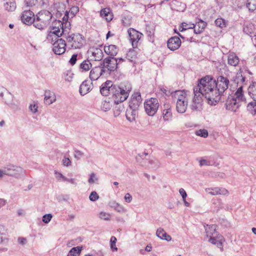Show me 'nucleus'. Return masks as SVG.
Wrapping results in <instances>:
<instances>
[{
    "label": "nucleus",
    "instance_id": "f257e3e1",
    "mask_svg": "<svg viewBox=\"0 0 256 256\" xmlns=\"http://www.w3.org/2000/svg\"><path fill=\"white\" fill-rule=\"evenodd\" d=\"M229 84V80L222 76H218L216 81L210 76L201 78L198 86L194 88V97L190 105V109L193 111L201 110L204 96L208 104L216 105Z\"/></svg>",
    "mask_w": 256,
    "mask_h": 256
},
{
    "label": "nucleus",
    "instance_id": "f03ea898",
    "mask_svg": "<svg viewBox=\"0 0 256 256\" xmlns=\"http://www.w3.org/2000/svg\"><path fill=\"white\" fill-rule=\"evenodd\" d=\"M131 84L127 82H121L120 84H116L111 98L116 104H118L126 100L132 90Z\"/></svg>",
    "mask_w": 256,
    "mask_h": 256
},
{
    "label": "nucleus",
    "instance_id": "7ed1b4c3",
    "mask_svg": "<svg viewBox=\"0 0 256 256\" xmlns=\"http://www.w3.org/2000/svg\"><path fill=\"white\" fill-rule=\"evenodd\" d=\"M126 60L122 58H116L114 57H107L102 61L96 70L101 74H110V72L116 70L118 64Z\"/></svg>",
    "mask_w": 256,
    "mask_h": 256
},
{
    "label": "nucleus",
    "instance_id": "20e7f679",
    "mask_svg": "<svg viewBox=\"0 0 256 256\" xmlns=\"http://www.w3.org/2000/svg\"><path fill=\"white\" fill-rule=\"evenodd\" d=\"M242 102H246L242 90V86H240L234 95L228 96L225 104L226 108L235 112L240 106Z\"/></svg>",
    "mask_w": 256,
    "mask_h": 256
},
{
    "label": "nucleus",
    "instance_id": "39448f33",
    "mask_svg": "<svg viewBox=\"0 0 256 256\" xmlns=\"http://www.w3.org/2000/svg\"><path fill=\"white\" fill-rule=\"evenodd\" d=\"M52 15L49 11L43 10L36 15L34 26L38 30H42L50 23Z\"/></svg>",
    "mask_w": 256,
    "mask_h": 256
},
{
    "label": "nucleus",
    "instance_id": "423d86ee",
    "mask_svg": "<svg viewBox=\"0 0 256 256\" xmlns=\"http://www.w3.org/2000/svg\"><path fill=\"white\" fill-rule=\"evenodd\" d=\"M172 96L177 98L176 110L178 112L184 113L188 107V98L186 97V93L184 91L176 90L172 93Z\"/></svg>",
    "mask_w": 256,
    "mask_h": 256
},
{
    "label": "nucleus",
    "instance_id": "0eeeda50",
    "mask_svg": "<svg viewBox=\"0 0 256 256\" xmlns=\"http://www.w3.org/2000/svg\"><path fill=\"white\" fill-rule=\"evenodd\" d=\"M64 32L63 23L60 21H56L52 24V26L48 34L47 39L49 41H53L54 37L55 39L58 38Z\"/></svg>",
    "mask_w": 256,
    "mask_h": 256
},
{
    "label": "nucleus",
    "instance_id": "6e6552de",
    "mask_svg": "<svg viewBox=\"0 0 256 256\" xmlns=\"http://www.w3.org/2000/svg\"><path fill=\"white\" fill-rule=\"evenodd\" d=\"M159 107L158 100L156 98H151L146 100L144 108L146 114L150 116H154Z\"/></svg>",
    "mask_w": 256,
    "mask_h": 256
},
{
    "label": "nucleus",
    "instance_id": "1a4fd4ad",
    "mask_svg": "<svg viewBox=\"0 0 256 256\" xmlns=\"http://www.w3.org/2000/svg\"><path fill=\"white\" fill-rule=\"evenodd\" d=\"M4 175L18 178L23 172L22 168L14 164H8L4 168Z\"/></svg>",
    "mask_w": 256,
    "mask_h": 256
},
{
    "label": "nucleus",
    "instance_id": "9d476101",
    "mask_svg": "<svg viewBox=\"0 0 256 256\" xmlns=\"http://www.w3.org/2000/svg\"><path fill=\"white\" fill-rule=\"evenodd\" d=\"M102 46L100 45L98 47H90L88 50V55L92 58V60L95 61H100L104 56L102 50Z\"/></svg>",
    "mask_w": 256,
    "mask_h": 256
},
{
    "label": "nucleus",
    "instance_id": "9b49d317",
    "mask_svg": "<svg viewBox=\"0 0 256 256\" xmlns=\"http://www.w3.org/2000/svg\"><path fill=\"white\" fill-rule=\"evenodd\" d=\"M116 84H114L110 80H106L103 83L100 88V92L104 96H110V98Z\"/></svg>",
    "mask_w": 256,
    "mask_h": 256
},
{
    "label": "nucleus",
    "instance_id": "f8f14e48",
    "mask_svg": "<svg viewBox=\"0 0 256 256\" xmlns=\"http://www.w3.org/2000/svg\"><path fill=\"white\" fill-rule=\"evenodd\" d=\"M66 44L62 38H58L53 44L52 50L58 55L64 54L66 51Z\"/></svg>",
    "mask_w": 256,
    "mask_h": 256
},
{
    "label": "nucleus",
    "instance_id": "ddd939ff",
    "mask_svg": "<svg viewBox=\"0 0 256 256\" xmlns=\"http://www.w3.org/2000/svg\"><path fill=\"white\" fill-rule=\"evenodd\" d=\"M20 18L22 22L27 25H30L32 24H34L36 21L34 13L30 10L23 12Z\"/></svg>",
    "mask_w": 256,
    "mask_h": 256
},
{
    "label": "nucleus",
    "instance_id": "4468645a",
    "mask_svg": "<svg viewBox=\"0 0 256 256\" xmlns=\"http://www.w3.org/2000/svg\"><path fill=\"white\" fill-rule=\"evenodd\" d=\"M142 102V98L140 92H134L131 96L129 102V107L138 110V108Z\"/></svg>",
    "mask_w": 256,
    "mask_h": 256
},
{
    "label": "nucleus",
    "instance_id": "2eb2a0df",
    "mask_svg": "<svg viewBox=\"0 0 256 256\" xmlns=\"http://www.w3.org/2000/svg\"><path fill=\"white\" fill-rule=\"evenodd\" d=\"M128 32L133 47L136 46L137 43L141 38L142 34L132 28H129Z\"/></svg>",
    "mask_w": 256,
    "mask_h": 256
},
{
    "label": "nucleus",
    "instance_id": "dca6fc26",
    "mask_svg": "<svg viewBox=\"0 0 256 256\" xmlns=\"http://www.w3.org/2000/svg\"><path fill=\"white\" fill-rule=\"evenodd\" d=\"M68 44L74 49L80 48V34H72L66 38Z\"/></svg>",
    "mask_w": 256,
    "mask_h": 256
},
{
    "label": "nucleus",
    "instance_id": "f3484780",
    "mask_svg": "<svg viewBox=\"0 0 256 256\" xmlns=\"http://www.w3.org/2000/svg\"><path fill=\"white\" fill-rule=\"evenodd\" d=\"M181 43V40L178 37L174 36L168 40L167 45L170 50L174 51L180 48Z\"/></svg>",
    "mask_w": 256,
    "mask_h": 256
},
{
    "label": "nucleus",
    "instance_id": "a211bd4d",
    "mask_svg": "<svg viewBox=\"0 0 256 256\" xmlns=\"http://www.w3.org/2000/svg\"><path fill=\"white\" fill-rule=\"evenodd\" d=\"M206 23L202 20H198V21L196 22V24H190V28H194V32L196 34H199L202 33L204 30L206 26Z\"/></svg>",
    "mask_w": 256,
    "mask_h": 256
},
{
    "label": "nucleus",
    "instance_id": "6ab92c4d",
    "mask_svg": "<svg viewBox=\"0 0 256 256\" xmlns=\"http://www.w3.org/2000/svg\"><path fill=\"white\" fill-rule=\"evenodd\" d=\"M93 85L92 80H86L81 84V96L88 93L92 89Z\"/></svg>",
    "mask_w": 256,
    "mask_h": 256
},
{
    "label": "nucleus",
    "instance_id": "aec40b11",
    "mask_svg": "<svg viewBox=\"0 0 256 256\" xmlns=\"http://www.w3.org/2000/svg\"><path fill=\"white\" fill-rule=\"evenodd\" d=\"M0 96L1 97L4 96V100L6 104L10 106L13 108H18V106L13 102V96L11 94L6 92L4 94L2 92H0Z\"/></svg>",
    "mask_w": 256,
    "mask_h": 256
},
{
    "label": "nucleus",
    "instance_id": "412c9836",
    "mask_svg": "<svg viewBox=\"0 0 256 256\" xmlns=\"http://www.w3.org/2000/svg\"><path fill=\"white\" fill-rule=\"evenodd\" d=\"M44 96V102L46 104H51L56 100V96L54 92L50 90H46Z\"/></svg>",
    "mask_w": 256,
    "mask_h": 256
},
{
    "label": "nucleus",
    "instance_id": "4be33fe9",
    "mask_svg": "<svg viewBox=\"0 0 256 256\" xmlns=\"http://www.w3.org/2000/svg\"><path fill=\"white\" fill-rule=\"evenodd\" d=\"M240 62V58L234 52H230L228 56V63L229 65L236 66Z\"/></svg>",
    "mask_w": 256,
    "mask_h": 256
},
{
    "label": "nucleus",
    "instance_id": "5701e85b",
    "mask_svg": "<svg viewBox=\"0 0 256 256\" xmlns=\"http://www.w3.org/2000/svg\"><path fill=\"white\" fill-rule=\"evenodd\" d=\"M206 190L209 194L214 196L218 194L226 195L228 193V190L224 188H208Z\"/></svg>",
    "mask_w": 256,
    "mask_h": 256
},
{
    "label": "nucleus",
    "instance_id": "b1692460",
    "mask_svg": "<svg viewBox=\"0 0 256 256\" xmlns=\"http://www.w3.org/2000/svg\"><path fill=\"white\" fill-rule=\"evenodd\" d=\"M138 110L137 109L132 108L130 107H128L126 110V119L130 122H132L135 120Z\"/></svg>",
    "mask_w": 256,
    "mask_h": 256
},
{
    "label": "nucleus",
    "instance_id": "393cba45",
    "mask_svg": "<svg viewBox=\"0 0 256 256\" xmlns=\"http://www.w3.org/2000/svg\"><path fill=\"white\" fill-rule=\"evenodd\" d=\"M100 16L104 18L107 22H110L112 20L113 14L110 8H104L100 12Z\"/></svg>",
    "mask_w": 256,
    "mask_h": 256
},
{
    "label": "nucleus",
    "instance_id": "a878e982",
    "mask_svg": "<svg viewBox=\"0 0 256 256\" xmlns=\"http://www.w3.org/2000/svg\"><path fill=\"white\" fill-rule=\"evenodd\" d=\"M104 50L106 54L110 56V57H114L116 55L118 52L117 47L112 44L104 46Z\"/></svg>",
    "mask_w": 256,
    "mask_h": 256
},
{
    "label": "nucleus",
    "instance_id": "bb28decb",
    "mask_svg": "<svg viewBox=\"0 0 256 256\" xmlns=\"http://www.w3.org/2000/svg\"><path fill=\"white\" fill-rule=\"evenodd\" d=\"M79 11V8L78 6H72L68 12H66V14L63 18V21L66 22L68 18H72Z\"/></svg>",
    "mask_w": 256,
    "mask_h": 256
},
{
    "label": "nucleus",
    "instance_id": "cd10ccee",
    "mask_svg": "<svg viewBox=\"0 0 256 256\" xmlns=\"http://www.w3.org/2000/svg\"><path fill=\"white\" fill-rule=\"evenodd\" d=\"M4 8L8 12H13L16 8V3L14 0H4Z\"/></svg>",
    "mask_w": 256,
    "mask_h": 256
},
{
    "label": "nucleus",
    "instance_id": "c85d7f7f",
    "mask_svg": "<svg viewBox=\"0 0 256 256\" xmlns=\"http://www.w3.org/2000/svg\"><path fill=\"white\" fill-rule=\"evenodd\" d=\"M156 234L160 238L166 240L168 242H169L172 240L171 236L169 234H167L164 230L161 228H160L157 230Z\"/></svg>",
    "mask_w": 256,
    "mask_h": 256
},
{
    "label": "nucleus",
    "instance_id": "c756f323",
    "mask_svg": "<svg viewBox=\"0 0 256 256\" xmlns=\"http://www.w3.org/2000/svg\"><path fill=\"white\" fill-rule=\"evenodd\" d=\"M248 90L250 97L254 101H256V82H252L249 86Z\"/></svg>",
    "mask_w": 256,
    "mask_h": 256
},
{
    "label": "nucleus",
    "instance_id": "7c9ffc66",
    "mask_svg": "<svg viewBox=\"0 0 256 256\" xmlns=\"http://www.w3.org/2000/svg\"><path fill=\"white\" fill-rule=\"evenodd\" d=\"M216 226L214 224L204 226L206 234L208 238L214 236L216 234Z\"/></svg>",
    "mask_w": 256,
    "mask_h": 256
},
{
    "label": "nucleus",
    "instance_id": "2f4dec72",
    "mask_svg": "<svg viewBox=\"0 0 256 256\" xmlns=\"http://www.w3.org/2000/svg\"><path fill=\"white\" fill-rule=\"evenodd\" d=\"M164 109L162 112L163 118L164 120H168L172 116L170 106L168 104H164Z\"/></svg>",
    "mask_w": 256,
    "mask_h": 256
},
{
    "label": "nucleus",
    "instance_id": "473e14b6",
    "mask_svg": "<svg viewBox=\"0 0 256 256\" xmlns=\"http://www.w3.org/2000/svg\"><path fill=\"white\" fill-rule=\"evenodd\" d=\"M126 60L130 62H135L136 58V52L134 50H130L126 54Z\"/></svg>",
    "mask_w": 256,
    "mask_h": 256
},
{
    "label": "nucleus",
    "instance_id": "72a5a7b5",
    "mask_svg": "<svg viewBox=\"0 0 256 256\" xmlns=\"http://www.w3.org/2000/svg\"><path fill=\"white\" fill-rule=\"evenodd\" d=\"M92 64L90 60H84L81 63V73L84 72H86L90 70Z\"/></svg>",
    "mask_w": 256,
    "mask_h": 256
},
{
    "label": "nucleus",
    "instance_id": "f704fd0d",
    "mask_svg": "<svg viewBox=\"0 0 256 256\" xmlns=\"http://www.w3.org/2000/svg\"><path fill=\"white\" fill-rule=\"evenodd\" d=\"M109 206L118 212H124V208L122 206L120 205L115 200H112L110 202Z\"/></svg>",
    "mask_w": 256,
    "mask_h": 256
},
{
    "label": "nucleus",
    "instance_id": "c9c22d12",
    "mask_svg": "<svg viewBox=\"0 0 256 256\" xmlns=\"http://www.w3.org/2000/svg\"><path fill=\"white\" fill-rule=\"evenodd\" d=\"M248 111L252 116L256 115V101L249 102L247 105Z\"/></svg>",
    "mask_w": 256,
    "mask_h": 256
},
{
    "label": "nucleus",
    "instance_id": "e433bc0d",
    "mask_svg": "<svg viewBox=\"0 0 256 256\" xmlns=\"http://www.w3.org/2000/svg\"><path fill=\"white\" fill-rule=\"evenodd\" d=\"M98 67L95 68H94L90 70V74H89V77L90 78L94 79V80H97L98 78L100 76L102 75H104V74H101L99 73L98 72H97L96 70L97 68Z\"/></svg>",
    "mask_w": 256,
    "mask_h": 256
},
{
    "label": "nucleus",
    "instance_id": "4c0bfd02",
    "mask_svg": "<svg viewBox=\"0 0 256 256\" xmlns=\"http://www.w3.org/2000/svg\"><path fill=\"white\" fill-rule=\"evenodd\" d=\"M245 80L246 78L244 76H242L241 72L236 73L235 78L234 80V82L238 84H243L245 82Z\"/></svg>",
    "mask_w": 256,
    "mask_h": 256
},
{
    "label": "nucleus",
    "instance_id": "58836bf2",
    "mask_svg": "<svg viewBox=\"0 0 256 256\" xmlns=\"http://www.w3.org/2000/svg\"><path fill=\"white\" fill-rule=\"evenodd\" d=\"M80 254V246H78L72 248L68 253L67 256H79Z\"/></svg>",
    "mask_w": 256,
    "mask_h": 256
},
{
    "label": "nucleus",
    "instance_id": "ea45409f",
    "mask_svg": "<svg viewBox=\"0 0 256 256\" xmlns=\"http://www.w3.org/2000/svg\"><path fill=\"white\" fill-rule=\"evenodd\" d=\"M146 34L150 38V40L153 38L154 36V29L153 26H146Z\"/></svg>",
    "mask_w": 256,
    "mask_h": 256
},
{
    "label": "nucleus",
    "instance_id": "a19ab883",
    "mask_svg": "<svg viewBox=\"0 0 256 256\" xmlns=\"http://www.w3.org/2000/svg\"><path fill=\"white\" fill-rule=\"evenodd\" d=\"M196 136L206 138L208 135V131L206 129H200L195 132Z\"/></svg>",
    "mask_w": 256,
    "mask_h": 256
},
{
    "label": "nucleus",
    "instance_id": "79ce46f5",
    "mask_svg": "<svg viewBox=\"0 0 256 256\" xmlns=\"http://www.w3.org/2000/svg\"><path fill=\"white\" fill-rule=\"evenodd\" d=\"M112 106V104L109 101L104 100L102 102L101 108L104 111L107 112L109 110Z\"/></svg>",
    "mask_w": 256,
    "mask_h": 256
},
{
    "label": "nucleus",
    "instance_id": "37998d69",
    "mask_svg": "<svg viewBox=\"0 0 256 256\" xmlns=\"http://www.w3.org/2000/svg\"><path fill=\"white\" fill-rule=\"evenodd\" d=\"M117 240L116 238L114 236H112L110 238V248L113 252L117 251L118 248L116 246V242Z\"/></svg>",
    "mask_w": 256,
    "mask_h": 256
},
{
    "label": "nucleus",
    "instance_id": "c03bdc74",
    "mask_svg": "<svg viewBox=\"0 0 256 256\" xmlns=\"http://www.w3.org/2000/svg\"><path fill=\"white\" fill-rule=\"evenodd\" d=\"M214 22L217 26L220 28H224L226 26L225 20L222 18H218L215 20Z\"/></svg>",
    "mask_w": 256,
    "mask_h": 256
},
{
    "label": "nucleus",
    "instance_id": "a18cd8bd",
    "mask_svg": "<svg viewBox=\"0 0 256 256\" xmlns=\"http://www.w3.org/2000/svg\"><path fill=\"white\" fill-rule=\"evenodd\" d=\"M99 217L100 219L108 220H110V214L108 212H101L99 214Z\"/></svg>",
    "mask_w": 256,
    "mask_h": 256
},
{
    "label": "nucleus",
    "instance_id": "49530a36",
    "mask_svg": "<svg viewBox=\"0 0 256 256\" xmlns=\"http://www.w3.org/2000/svg\"><path fill=\"white\" fill-rule=\"evenodd\" d=\"M200 166H212L213 164V162H211L210 160L202 158L199 161Z\"/></svg>",
    "mask_w": 256,
    "mask_h": 256
},
{
    "label": "nucleus",
    "instance_id": "de8ad7c7",
    "mask_svg": "<svg viewBox=\"0 0 256 256\" xmlns=\"http://www.w3.org/2000/svg\"><path fill=\"white\" fill-rule=\"evenodd\" d=\"M54 174L56 178L58 180L60 181V180H68V178L64 176L61 173L57 172L54 171Z\"/></svg>",
    "mask_w": 256,
    "mask_h": 256
},
{
    "label": "nucleus",
    "instance_id": "09e8293b",
    "mask_svg": "<svg viewBox=\"0 0 256 256\" xmlns=\"http://www.w3.org/2000/svg\"><path fill=\"white\" fill-rule=\"evenodd\" d=\"M243 32L246 34L250 35V36H252V26L250 25L248 26H244L243 28Z\"/></svg>",
    "mask_w": 256,
    "mask_h": 256
},
{
    "label": "nucleus",
    "instance_id": "8fccbe9b",
    "mask_svg": "<svg viewBox=\"0 0 256 256\" xmlns=\"http://www.w3.org/2000/svg\"><path fill=\"white\" fill-rule=\"evenodd\" d=\"M89 198L90 201L95 202L99 198V196L96 192L93 191L90 194Z\"/></svg>",
    "mask_w": 256,
    "mask_h": 256
},
{
    "label": "nucleus",
    "instance_id": "3c124183",
    "mask_svg": "<svg viewBox=\"0 0 256 256\" xmlns=\"http://www.w3.org/2000/svg\"><path fill=\"white\" fill-rule=\"evenodd\" d=\"M52 216L50 214H46L42 216V222L45 224H48L52 218Z\"/></svg>",
    "mask_w": 256,
    "mask_h": 256
},
{
    "label": "nucleus",
    "instance_id": "603ef678",
    "mask_svg": "<svg viewBox=\"0 0 256 256\" xmlns=\"http://www.w3.org/2000/svg\"><path fill=\"white\" fill-rule=\"evenodd\" d=\"M208 241L214 244H220V246H222V243L220 242L218 240H216L213 236L209 237V238L208 240Z\"/></svg>",
    "mask_w": 256,
    "mask_h": 256
},
{
    "label": "nucleus",
    "instance_id": "864d4df0",
    "mask_svg": "<svg viewBox=\"0 0 256 256\" xmlns=\"http://www.w3.org/2000/svg\"><path fill=\"white\" fill-rule=\"evenodd\" d=\"M190 24L189 26L188 24L186 22H182V26H180V28H179V30L180 31V32H182L183 30H186L188 29H192V28H190Z\"/></svg>",
    "mask_w": 256,
    "mask_h": 256
},
{
    "label": "nucleus",
    "instance_id": "5fc2aeb1",
    "mask_svg": "<svg viewBox=\"0 0 256 256\" xmlns=\"http://www.w3.org/2000/svg\"><path fill=\"white\" fill-rule=\"evenodd\" d=\"M98 180V178L96 176V174L94 173H92L90 174V177L88 180L90 184L94 183Z\"/></svg>",
    "mask_w": 256,
    "mask_h": 256
},
{
    "label": "nucleus",
    "instance_id": "6e6d98bb",
    "mask_svg": "<svg viewBox=\"0 0 256 256\" xmlns=\"http://www.w3.org/2000/svg\"><path fill=\"white\" fill-rule=\"evenodd\" d=\"M24 2L27 6H32L37 3V0H25Z\"/></svg>",
    "mask_w": 256,
    "mask_h": 256
},
{
    "label": "nucleus",
    "instance_id": "4d7b16f0",
    "mask_svg": "<svg viewBox=\"0 0 256 256\" xmlns=\"http://www.w3.org/2000/svg\"><path fill=\"white\" fill-rule=\"evenodd\" d=\"M4 227L0 224V244L3 242V235L4 234Z\"/></svg>",
    "mask_w": 256,
    "mask_h": 256
},
{
    "label": "nucleus",
    "instance_id": "13d9d810",
    "mask_svg": "<svg viewBox=\"0 0 256 256\" xmlns=\"http://www.w3.org/2000/svg\"><path fill=\"white\" fill-rule=\"evenodd\" d=\"M77 57H78L77 54H74L72 56V58H70V59L69 60V62L70 63V64L71 65L73 66L76 64V62L77 60Z\"/></svg>",
    "mask_w": 256,
    "mask_h": 256
},
{
    "label": "nucleus",
    "instance_id": "bf43d9fd",
    "mask_svg": "<svg viewBox=\"0 0 256 256\" xmlns=\"http://www.w3.org/2000/svg\"><path fill=\"white\" fill-rule=\"evenodd\" d=\"M38 106L36 104H30L29 106V109L32 112V113H36L38 111Z\"/></svg>",
    "mask_w": 256,
    "mask_h": 256
},
{
    "label": "nucleus",
    "instance_id": "052dcab7",
    "mask_svg": "<svg viewBox=\"0 0 256 256\" xmlns=\"http://www.w3.org/2000/svg\"><path fill=\"white\" fill-rule=\"evenodd\" d=\"M124 199L126 202L130 203L132 200V196L129 193H126L124 197Z\"/></svg>",
    "mask_w": 256,
    "mask_h": 256
},
{
    "label": "nucleus",
    "instance_id": "680f3d73",
    "mask_svg": "<svg viewBox=\"0 0 256 256\" xmlns=\"http://www.w3.org/2000/svg\"><path fill=\"white\" fill-rule=\"evenodd\" d=\"M179 192H180V194L181 195V196L182 198V200H184V199L186 198V196H187V194H186V191L184 190L182 188H180L179 190Z\"/></svg>",
    "mask_w": 256,
    "mask_h": 256
},
{
    "label": "nucleus",
    "instance_id": "e2e57ef3",
    "mask_svg": "<svg viewBox=\"0 0 256 256\" xmlns=\"http://www.w3.org/2000/svg\"><path fill=\"white\" fill-rule=\"evenodd\" d=\"M70 163L71 162L68 158H64L62 160V164L64 166H68L70 164Z\"/></svg>",
    "mask_w": 256,
    "mask_h": 256
},
{
    "label": "nucleus",
    "instance_id": "0e129e2a",
    "mask_svg": "<svg viewBox=\"0 0 256 256\" xmlns=\"http://www.w3.org/2000/svg\"><path fill=\"white\" fill-rule=\"evenodd\" d=\"M148 154V153H146V152H144V153H142V154H138V156H136V160L138 162H140V158H143L144 156H147Z\"/></svg>",
    "mask_w": 256,
    "mask_h": 256
},
{
    "label": "nucleus",
    "instance_id": "69168bd1",
    "mask_svg": "<svg viewBox=\"0 0 256 256\" xmlns=\"http://www.w3.org/2000/svg\"><path fill=\"white\" fill-rule=\"evenodd\" d=\"M19 243L21 244H24L26 243V240L25 238H18Z\"/></svg>",
    "mask_w": 256,
    "mask_h": 256
},
{
    "label": "nucleus",
    "instance_id": "338daca9",
    "mask_svg": "<svg viewBox=\"0 0 256 256\" xmlns=\"http://www.w3.org/2000/svg\"><path fill=\"white\" fill-rule=\"evenodd\" d=\"M5 204V200L3 199L0 198V206H3Z\"/></svg>",
    "mask_w": 256,
    "mask_h": 256
},
{
    "label": "nucleus",
    "instance_id": "774afa93",
    "mask_svg": "<svg viewBox=\"0 0 256 256\" xmlns=\"http://www.w3.org/2000/svg\"><path fill=\"white\" fill-rule=\"evenodd\" d=\"M4 175V169L1 170H0V178H2Z\"/></svg>",
    "mask_w": 256,
    "mask_h": 256
}]
</instances>
